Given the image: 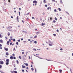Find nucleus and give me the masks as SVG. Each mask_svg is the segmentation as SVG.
I'll use <instances>...</instances> for the list:
<instances>
[{
	"instance_id": "c756f323",
	"label": "nucleus",
	"mask_w": 73,
	"mask_h": 73,
	"mask_svg": "<svg viewBox=\"0 0 73 73\" xmlns=\"http://www.w3.org/2000/svg\"><path fill=\"white\" fill-rule=\"evenodd\" d=\"M2 67V66L0 64V69H1Z\"/></svg>"
},
{
	"instance_id": "4be33fe9",
	"label": "nucleus",
	"mask_w": 73,
	"mask_h": 73,
	"mask_svg": "<svg viewBox=\"0 0 73 73\" xmlns=\"http://www.w3.org/2000/svg\"><path fill=\"white\" fill-rule=\"evenodd\" d=\"M52 22L53 23H56V21L54 20Z\"/></svg>"
},
{
	"instance_id": "680f3d73",
	"label": "nucleus",
	"mask_w": 73,
	"mask_h": 73,
	"mask_svg": "<svg viewBox=\"0 0 73 73\" xmlns=\"http://www.w3.org/2000/svg\"><path fill=\"white\" fill-rule=\"evenodd\" d=\"M52 19H53V18L52 17H50V19L51 20H51Z\"/></svg>"
},
{
	"instance_id": "2f4dec72",
	"label": "nucleus",
	"mask_w": 73,
	"mask_h": 73,
	"mask_svg": "<svg viewBox=\"0 0 73 73\" xmlns=\"http://www.w3.org/2000/svg\"><path fill=\"white\" fill-rule=\"evenodd\" d=\"M19 58L20 59H21V56H19Z\"/></svg>"
},
{
	"instance_id": "c03bdc74",
	"label": "nucleus",
	"mask_w": 73,
	"mask_h": 73,
	"mask_svg": "<svg viewBox=\"0 0 73 73\" xmlns=\"http://www.w3.org/2000/svg\"><path fill=\"white\" fill-rule=\"evenodd\" d=\"M24 53H25L24 52H22V54H24Z\"/></svg>"
},
{
	"instance_id": "864d4df0",
	"label": "nucleus",
	"mask_w": 73,
	"mask_h": 73,
	"mask_svg": "<svg viewBox=\"0 0 73 73\" xmlns=\"http://www.w3.org/2000/svg\"><path fill=\"white\" fill-rule=\"evenodd\" d=\"M9 41H10V42H11V39H9Z\"/></svg>"
},
{
	"instance_id": "a878e982",
	"label": "nucleus",
	"mask_w": 73,
	"mask_h": 73,
	"mask_svg": "<svg viewBox=\"0 0 73 73\" xmlns=\"http://www.w3.org/2000/svg\"><path fill=\"white\" fill-rule=\"evenodd\" d=\"M0 38H2L3 37V36H1V35L0 34Z\"/></svg>"
},
{
	"instance_id": "58836bf2",
	"label": "nucleus",
	"mask_w": 73,
	"mask_h": 73,
	"mask_svg": "<svg viewBox=\"0 0 73 73\" xmlns=\"http://www.w3.org/2000/svg\"><path fill=\"white\" fill-rule=\"evenodd\" d=\"M19 15L20 16V12L19 11Z\"/></svg>"
},
{
	"instance_id": "f03ea898",
	"label": "nucleus",
	"mask_w": 73,
	"mask_h": 73,
	"mask_svg": "<svg viewBox=\"0 0 73 73\" xmlns=\"http://www.w3.org/2000/svg\"><path fill=\"white\" fill-rule=\"evenodd\" d=\"M33 3L34 4H37V1L35 0L33 1Z\"/></svg>"
},
{
	"instance_id": "cd10ccee",
	"label": "nucleus",
	"mask_w": 73,
	"mask_h": 73,
	"mask_svg": "<svg viewBox=\"0 0 73 73\" xmlns=\"http://www.w3.org/2000/svg\"><path fill=\"white\" fill-rule=\"evenodd\" d=\"M55 19L56 20V21H57V18H56V17H55Z\"/></svg>"
},
{
	"instance_id": "c9c22d12",
	"label": "nucleus",
	"mask_w": 73,
	"mask_h": 73,
	"mask_svg": "<svg viewBox=\"0 0 73 73\" xmlns=\"http://www.w3.org/2000/svg\"><path fill=\"white\" fill-rule=\"evenodd\" d=\"M16 44H17V45H19V42H16Z\"/></svg>"
},
{
	"instance_id": "ddd939ff",
	"label": "nucleus",
	"mask_w": 73,
	"mask_h": 73,
	"mask_svg": "<svg viewBox=\"0 0 73 73\" xmlns=\"http://www.w3.org/2000/svg\"><path fill=\"white\" fill-rule=\"evenodd\" d=\"M37 35H35L34 37V38H37Z\"/></svg>"
},
{
	"instance_id": "338daca9",
	"label": "nucleus",
	"mask_w": 73,
	"mask_h": 73,
	"mask_svg": "<svg viewBox=\"0 0 73 73\" xmlns=\"http://www.w3.org/2000/svg\"><path fill=\"white\" fill-rule=\"evenodd\" d=\"M17 21H18V22H19V19H17Z\"/></svg>"
},
{
	"instance_id": "412c9836",
	"label": "nucleus",
	"mask_w": 73,
	"mask_h": 73,
	"mask_svg": "<svg viewBox=\"0 0 73 73\" xmlns=\"http://www.w3.org/2000/svg\"><path fill=\"white\" fill-rule=\"evenodd\" d=\"M14 73H17V72L16 71H14Z\"/></svg>"
},
{
	"instance_id": "f8f14e48",
	"label": "nucleus",
	"mask_w": 73,
	"mask_h": 73,
	"mask_svg": "<svg viewBox=\"0 0 73 73\" xmlns=\"http://www.w3.org/2000/svg\"><path fill=\"white\" fill-rule=\"evenodd\" d=\"M23 66V65H22V68H25V66Z\"/></svg>"
},
{
	"instance_id": "13d9d810",
	"label": "nucleus",
	"mask_w": 73,
	"mask_h": 73,
	"mask_svg": "<svg viewBox=\"0 0 73 73\" xmlns=\"http://www.w3.org/2000/svg\"><path fill=\"white\" fill-rule=\"evenodd\" d=\"M23 38H22L21 39V41H23Z\"/></svg>"
},
{
	"instance_id": "4468645a",
	"label": "nucleus",
	"mask_w": 73,
	"mask_h": 73,
	"mask_svg": "<svg viewBox=\"0 0 73 73\" xmlns=\"http://www.w3.org/2000/svg\"><path fill=\"white\" fill-rule=\"evenodd\" d=\"M9 64V62H7L6 63V64L7 65H8Z\"/></svg>"
},
{
	"instance_id": "393cba45",
	"label": "nucleus",
	"mask_w": 73,
	"mask_h": 73,
	"mask_svg": "<svg viewBox=\"0 0 73 73\" xmlns=\"http://www.w3.org/2000/svg\"><path fill=\"white\" fill-rule=\"evenodd\" d=\"M60 3L62 4V0H60Z\"/></svg>"
},
{
	"instance_id": "6e6552de",
	"label": "nucleus",
	"mask_w": 73,
	"mask_h": 73,
	"mask_svg": "<svg viewBox=\"0 0 73 73\" xmlns=\"http://www.w3.org/2000/svg\"><path fill=\"white\" fill-rule=\"evenodd\" d=\"M5 54L7 56H8L9 55V53L8 52H7Z\"/></svg>"
},
{
	"instance_id": "2eb2a0df",
	"label": "nucleus",
	"mask_w": 73,
	"mask_h": 73,
	"mask_svg": "<svg viewBox=\"0 0 73 73\" xmlns=\"http://www.w3.org/2000/svg\"><path fill=\"white\" fill-rule=\"evenodd\" d=\"M59 71H60V73H62V70H59Z\"/></svg>"
},
{
	"instance_id": "0e129e2a",
	"label": "nucleus",
	"mask_w": 73,
	"mask_h": 73,
	"mask_svg": "<svg viewBox=\"0 0 73 73\" xmlns=\"http://www.w3.org/2000/svg\"><path fill=\"white\" fill-rule=\"evenodd\" d=\"M60 50H63V49L62 48H61L60 49Z\"/></svg>"
},
{
	"instance_id": "0eeeda50",
	"label": "nucleus",
	"mask_w": 73,
	"mask_h": 73,
	"mask_svg": "<svg viewBox=\"0 0 73 73\" xmlns=\"http://www.w3.org/2000/svg\"><path fill=\"white\" fill-rule=\"evenodd\" d=\"M9 59H7L6 60V61L7 62H9Z\"/></svg>"
},
{
	"instance_id": "72a5a7b5",
	"label": "nucleus",
	"mask_w": 73,
	"mask_h": 73,
	"mask_svg": "<svg viewBox=\"0 0 73 73\" xmlns=\"http://www.w3.org/2000/svg\"><path fill=\"white\" fill-rule=\"evenodd\" d=\"M52 1L53 2L54 1L55 3H56V1H55V0H52Z\"/></svg>"
},
{
	"instance_id": "79ce46f5",
	"label": "nucleus",
	"mask_w": 73,
	"mask_h": 73,
	"mask_svg": "<svg viewBox=\"0 0 73 73\" xmlns=\"http://www.w3.org/2000/svg\"><path fill=\"white\" fill-rule=\"evenodd\" d=\"M11 73H14V71H11Z\"/></svg>"
},
{
	"instance_id": "603ef678",
	"label": "nucleus",
	"mask_w": 73,
	"mask_h": 73,
	"mask_svg": "<svg viewBox=\"0 0 73 73\" xmlns=\"http://www.w3.org/2000/svg\"><path fill=\"white\" fill-rule=\"evenodd\" d=\"M32 19H35V17H32Z\"/></svg>"
},
{
	"instance_id": "4d7b16f0",
	"label": "nucleus",
	"mask_w": 73,
	"mask_h": 73,
	"mask_svg": "<svg viewBox=\"0 0 73 73\" xmlns=\"http://www.w3.org/2000/svg\"><path fill=\"white\" fill-rule=\"evenodd\" d=\"M60 19H61L62 20V18L61 17H60Z\"/></svg>"
},
{
	"instance_id": "e433bc0d",
	"label": "nucleus",
	"mask_w": 73,
	"mask_h": 73,
	"mask_svg": "<svg viewBox=\"0 0 73 73\" xmlns=\"http://www.w3.org/2000/svg\"><path fill=\"white\" fill-rule=\"evenodd\" d=\"M49 45L50 46H52V45H52V44H49Z\"/></svg>"
},
{
	"instance_id": "e2e57ef3",
	"label": "nucleus",
	"mask_w": 73,
	"mask_h": 73,
	"mask_svg": "<svg viewBox=\"0 0 73 73\" xmlns=\"http://www.w3.org/2000/svg\"><path fill=\"white\" fill-rule=\"evenodd\" d=\"M33 38V37L32 36L30 37V38Z\"/></svg>"
},
{
	"instance_id": "b1692460",
	"label": "nucleus",
	"mask_w": 73,
	"mask_h": 73,
	"mask_svg": "<svg viewBox=\"0 0 73 73\" xmlns=\"http://www.w3.org/2000/svg\"><path fill=\"white\" fill-rule=\"evenodd\" d=\"M31 70H32L33 71H34V68H31Z\"/></svg>"
},
{
	"instance_id": "37998d69",
	"label": "nucleus",
	"mask_w": 73,
	"mask_h": 73,
	"mask_svg": "<svg viewBox=\"0 0 73 73\" xmlns=\"http://www.w3.org/2000/svg\"><path fill=\"white\" fill-rule=\"evenodd\" d=\"M17 64H18L19 63V62H18V61L17 60Z\"/></svg>"
},
{
	"instance_id": "69168bd1",
	"label": "nucleus",
	"mask_w": 73,
	"mask_h": 73,
	"mask_svg": "<svg viewBox=\"0 0 73 73\" xmlns=\"http://www.w3.org/2000/svg\"><path fill=\"white\" fill-rule=\"evenodd\" d=\"M13 58H14V59H16V57H14Z\"/></svg>"
},
{
	"instance_id": "aec40b11",
	"label": "nucleus",
	"mask_w": 73,
	"mask_h": 73,
	"mask_svg": "<svg viewBox=\"0 0 73 73\" xmlns=\"http://www.w3.org/2000/svg\"><path fill=\"white\" fill-rule=\"evenodd\" d=\"M16 41V39H15V38H13V41H14V42H15Z\"/></svg>"
},
{
	"instance_id": "de8ad7c7",
	"label": "nucleus",
	"mask_w": 73,
	"mask_h": 73,
	"mask_svg": "<svg viewBox=\"0 0 73 73\" xmlns=\"http://www.w3.org/2000/svg\"><path fill=\"white\" fill-rule=\"evenodd\" d=\"M56 31H57V32H59V31L57 29V30H56Z\"/></svg>"
},
{
	"instance_id": "a19ab883",
	"label": "nucleus",
	"mask_w": 73,
	"mask_h": 73,
	"mask_svg": "<svg viewBox=\"0 0 73 73\" xmlns=\"http://www.w3.org/2000/svg\"><path fill=\"white\" fill-rule=\"evenodd\" d=\"M57 11V10L56 9H55L54 10V11L55 12H56Z\"/></svg>"
},
{
	"instance_id": "f3484780",
	"label": "nucleus",
	"mask_w": 73,
	"mask_h": 73,
	"mask_svg": "<svg viewBox=\"0 0 73 73\" xmlns=\"http://www.w3.org/2000/svg\"><path fill=\"white\" fill-rule=\"evenodd\" d=\"M58 9L59 11H61V9L60 8H58Z\"/></svg>"
},
{
	"instance_id": "3c124183",
	"label": "nucleus",
	"mask_w": 73,
	"mask_h": 73,
	"mask_svg": "<svg viewBox=\"0 0 73 73\" xmlns=\"http://www.w3.org/2000/svg\"><path fill=\"white\" fill-rule=\"evenodd\" d=\"M33 50H35V51H36V49H35V48L33 49Z\"/></svg>"
},
{
	"instance_id": "f257e3e1",
	"label": "nucleus",
	"mask_w": 73,
	"mask_h": 73,
	"mask_svg": "<svg viewBox=\"0 0 73 73\" xmlns=\"http://www.w3.org/2000/svg\"><path fill=\"white\" fill-rule=\"evenodd\" d=\"M0 64H1L3 65L4 64V62L2 61V60L0 62Z\"/></svg>"
},
{
	"instance_id": "774afa93",
	"label": "nucleus",
	"mask_w": 73,
	"mask_h": 73,
	"mask_svg": "<svg viewBox=\"0 0 73 73\" xmlns=\"http://www.w3.org/2000/svg\"><path fill=\"white\" fill-rule=\"evenodd\" d=\"M47 9H48V10H49V7H48Z\"/></svg>"
},
{
	"instance_id": "5701e85b",
	"label": "nucleus",
	"mask_w": 73,
	"mask_h": 73,
	"mask_svg": "<svg viewBox=\"0 0 73 73\" xmlns=\"http://www.w3.org/2000/svg\"><path fill=\"white\" fill-rule=\"evenodd\" d=\"M53 35L54 36H56V34H53Z\"/></svg>"
},
{
	"instance_id": "4c0bfd02",
	"label": "nucleus",
	"mask_w": 73,
	"mask_h": 73,
	"mask_svg": "<svg viewBox=\"0 0 73 73\" xmlns=\"http://www.w3.org/2000/svg\"><path fill=\"white\" fill-rule=\"evenodd\" d=\"M12 56H15V54H13Z\"/></svg>"
},
{
	"instance_id": "1a4fd4ad",
	"label": "nucleus",
	"mask_w": 73,
	"mask_h": 73,
	"mask_svg": "<svg viewBox=\"0 0 73 73\" xmlns=\"http://www.w3.org/2000/svg\"><path fill=\"white\" fill-rule=\"evenodd\" d=\"M4 50L7 51H8V48H4Z\"/></svg>"
},
{
	"instance_id": "9d476101",
	"label": "nucleus",
	"mask_w": 73,
	"mask_h": 73,
	"mask_svg": "<svg viewBox=\"0 0 73 73\" xmlns=\"http://www.w3.org/2000/svg\"><path fill=\"white\" fill-rule=\"evenodd\" d=\"M39 33L40 32H37L36 33V35H38V34H39Z\"/></svg>"
},
{
	"instance_id": "39448f33",
	"label": "nucleus",
	"mask_w": 73,
	"mask_h": 73,
	"mask_svg": "<svg viewBox=\"0 0 73 73\" xmlns=\"http://www.w3.org/2000/svg\"><path fill=\"white\" fill-rule=\"evenodd\" d=\"M0 42L1 43H2V44L3 43V40H0Z\"/></svg>"
},
{
	"instance_id": "9b49d317",
	"label": "nucleus",
	"mask_w": 73,
	"mask_h": 73,
	"mask_svg": "<svg viewBox=\"0 0 73 73\" xmlns=\"http://www.w3.org/2000/svg\"><path fill=\"white\" fill-rule=\"evenodd\" d=\"M43 2L44 3H46V0H44L43 1Z\"/></svg>"
},
{
	"instance_id": "20e7f679",
	"label": "nucleus",
	"mask_w": 73,
	"mask_h": 73,
	"mask_svg": "<svg viewBox=\"0 0 73 73\" xmlns=\"http://www.w3.org/2000/svg\"><path fill=\"white\" fill-rule=\"evenodd\" d=\"M7 45H9V41H8L7 42Z\"/></svg>"
},
{
	"instance_id": "7c9ffc66",
	"label": "nucleus",
	"mask_w": 73,
	"mask_h": 73,
	"mask_svg": "<svg viewBox=\"0 0 73 73\" xmlns=\"http://www.w3.org/2000/svg\"><path fill=\"white\" fill-rule=\"evenodd\" d=\"M49 42L51 44H52L53 43L52 42H51V41H50V40L49 41Z\"/></svg>"
},
{
	"instance_id": "bf43d9fd",
	"label": "nucleus",
	"mask_w": 73,
	"mask_h": 73,
	"mask_svg": "<svg viewBox=\"0 0 73 73\" xmlns=\"http://www.w3.org/2000/svg\"><path fill=\"white\" fill-rule=\"evenodd\" d=\"M8 2H9V3H10V2H11L10 0H8Z\"/></svg>"
},
{
	"instance_id": "a18cd8bd",
	"label": "nucleus",
	"mask_w": 73,
	"mask_h": 73,
	"mask_svg": "<svg viewBox=\"0 0 73 73\" xmlns=\"http://www.w3.org/2000/svg\"><path fill=\"white\" fill-rule=\"evenodd\" d=\"M41 24H42V26H43V25H44V24L43 23H42Z\"/></svg>"
},
{
	"instance_id": "49530a36",
	"label": "nucleus",
	"mask_w": 73,
	"mask_h": 73,
	"mask_svg": "<svg viewBox=\"0 0 73 73\" xmlns=\"http://www.w3.org/2000/svg\"><path fill=\"white\" fill-rule=\"evenodd\" d=\"M9 28H12V26H9Z\"/></svg>"
},
{
	"instance_id": "a211bd4d",
	"label": "nucleus",
	"mask_w": 73,
	"mask_h": 73,
	"mask_svg": "<svg viewBox=\"0 0 73 73\" xmlns=\"http://www.w3.org/2000/svg\"><path fill=\"white\" fill-rule=\"evenodd\" d=\"M29 13H28L27 14H26L25 15H29Z\"/></svg>"
},
{
	"instance_id": "dca6fc26",
	"label": "nucleus",
	"mask_w": 73,
	"mask_h": 73,
	"mask_svg": "<svg viewBox=\"0 0 73 73\" xmlns=\"http://www.w3.org/2000/svg\"><path fill=\"white\" fill-rule=\"evenodd\" d=\"M9 27H7V29H8L9 30L10 29V28H9Z\"/></svg>"
},
{
	"instance_id": "bb28decb",
	"label": "nucleus",
	"mask_w": 73,
	"mask_h": 73,
	"mask_svg": "<svg viewBox=\"0 0 73 73\" xmlns=\"http://www.w3.org/2000/svg\"><path fill=\"white\" fill-rule=\"evenodd\" d=\"M45 12H44L42 14L43 15H45Z\"/></svg>"
},
{
	"instance_id": "5fc2aeb1",
	"label": "nucleus",
	"mask_w": 73,
	"mask_h": 73,
	"mask_svg": "<svg viewBox=\"0 0 73 73\" xmlns=\"http://www.w3.org/2000/svg\"><path fill=\"white\" fill-rule=\"evenodd\" d=\"M47 6H48V5H45V7H47Z\"/></svg>"
},
{
	"instance_id": "6e6d98bb",
	"label": "nucleus",
	"mask_w": 73,
	"mask_h": 73,
	"mask_svg": "<svg viewBox=\"0 0 73 73\" xmlns=\"http://www.w3.org/2000/svg\"><path fill=\"white\" fill-rule=\"evenodd\" d=\"M8 36H10V33H9L8 34Z\"/></svg>"
},
{
	"instance_id": "c85d7f7f",
	"label": "nucleus",
	"mask_w": 73,
	"mask_h": 73,
	"mask_svg": "<svg viewBox=\"0 0 73 73\" xmlns=\"http://www.w3.org/2000/svg\"><path fill=\"white\" fill-rule=\"evenodd\" d=\"M23 42L24 43V44H26L27 43V41H23Z\"/></svg>"
},
{
	"instance_id": "6ab92c4d",
	"label": "nucleus",
	"mask_w": 73,
	"mask_h": 73,
	"mask_svg": "<svg viewBox=\"0 0 73 73\" xmlns=\"http://www.w3.org/2000/svg\"><path fill=\"white\" fill-rule=\"evenodd\" d=\"M22 32H23H23L24 33H26V31H22Z\"/></svg>"
},
{
	"instance_id": "09e8293b",
	"label": "nucleus",
	"mask_w": 73,
	"mask_h": 73,
	"mask_svg": "<svg viewBox=\"0 0 73 73\" xmlns=\"http://www.w3.org/2000/svg\"><path fill=\"white\" fill-rule=\"evenodd\" d=\"M11 18H12V19L13 18V17L11 16Z\"/></svg>"
},
{
	"instance_id": "473e14b6",
	"label": "nucleus",
	"mask_w": 73,
	"mask_h": 73,
	"mask_svg": "<svg viewBox=\"0 0 73 73\" xmlns=\"http://www.w3.org/2000/svg\"><path fill=\"white\" fill-rule=\"evenodd\" d=\"M34 43H35V44H36L37 43V41H34Z\"/></svg>"
},
{
	"instance_id": "8fccbe9b",
	"label": "nucleus",
	"mask_w": 73,
	"mask_h": 73,
	"mask_svg": "<svg viewBox=\"0 0 73 73\" xmlns=\"http://www.w3.org/2000/svg\"><path fill=\"white\" fill-rule=\"evenodd\" d=\"M17 70V68H15L14 69V70Z\"/></svg>"
},
{
	"instance_id": "7ed1b4c3",
	"label": "nucleus",
	"mask_w": 73,
	"mask_h": 73,
	"mask_svg": "<svg viewBox=\"0 0 73 73\" xmlns=\"http://www.w3.org/2000/svg\"><path fill=\"white\" fill-rule=\"evenodd\" d=\"M26 20L27 21H29V18L28 17L26 18Z\"/></svg>"
},
{
	"instance_id": "f704fd0d",
	"label": "nucleus",
	"mask_w": 73,
	"mask_h": 73,
	"mask_svg": "<svg viewBox=\"0 0 73 73\" xmlns=\"http://www.w3.org/2000/svg\"><path fill=\"white\" fill-rule=\"evenodd\" d=\"M12 42H11L10 43V45H12Z\"/></svg>"
},
{
	"instance_id": "052dcab7",
	"label": "nucleus",
	"mask_w": 73,
	"mask_h": 73,
	"mask_svg": "<svg viewBox=\"0 0 73 73\" xmlns=\"http://www.w3.org/2000/svg\"><path fill=\"white\" fill-rule=\"evenodd\" d=\"M26 66H28V64H27H27H26Z\"/></svg>"
},
{
	"instance_id": "423d86ee",
	"label": "nucleus",
	"mask_w": 73,
	"mask_h": 73,
	"mask_svg": "<svg viewBox=\"0 0 73 73\" xmlns=\"http://www.w3.org/2000/svg\"><path fill=\"white\" fill-rule=\"evenodd\" d=\"M10 58L11 60H12L13 58V57L12 56H10Z\"/></svg>"
},
{
	"instance_id": "ea45409f",
	"label": "nucleus",
	"mask_w": 73,
	"mask_h": 73,
	"mask_svg": "<svg viewBox=\"0 0 73 73\" xmlns=\"http://www.w3.org/2000/svg\"><path fill=\"white\" fill-rule=\"evenodd\" d=\"M17 41H18V42H20V39L18 40Z\"/></svg>"
}]
</instances>
